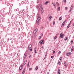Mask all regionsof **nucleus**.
Instances as JSON below:
<instances>
[{
    "mask_svg": "<svg viewBox=\"0 0 74 74\" xmlns=\"http://www.w3.org/2000/svg\"><path fill=\"white\" fill-rule=\"evenodd\" d=\"M63 36H64V34H63L62 33H61L60 34L59 37V38L61 37V38H62L63 37Z\"/></svg>",
    "mask_w": 74,
    "mask_h": 74,
    "instance_id": "nucleus-1",
    "label": "nucleus"
},
{
    "mask_svg": "<svg viewBox=\"0 0 74 74\" xmlns=\"http://www.w3.org/2000/svg\"><path fill=\"white\" fill-rule=\"evenodd\" d=\"M37 31H38V29H36L34 31V34H35L37 32Z\"/></svg>",
    "mask_w": 74,
    "mask_h": 74,
    "instance_id": "nucleus-2",
    "label": "nucleus"
},
{
    "mask_svg": "<svg viewBox=\"0 0 74 74\" xmlns=\"http://www.w3.org/2000/svg\"><path fill=\"white\" fill-rule=\"evenodd\" d=\"M38 18L36 20V22H38V21H40V19H41V17H40V16L39 17H37Z\"/></svg>",
    "mask_w": 74,
    "mask_h": 74,
    "instance_id": "nucleus-3",
    "label": "nucleus"
},
{
    "mask_svg": "<svg viewBox=\"0 0 74 74\" xmlns=\"http://www.w3.org/2000/svg\"><path fill=\"white\" fill-rule=\"evenodd\" d=\"M23 66H24L23 65H21L19 67V70H22L23 69Z\"/></svg>",
    "mask_w": 74,
    "mask_h": 74,
    "instance_id": "nucleus-4",
    "label": "nucleus"
},
{
    "mask_svg": "<svg viewBox=\"0 0 74 74\" xmlns=\"http://www.w3.org/2000/svg\"><path fill=\"white\" fill-rule=\"evenodd\" d=\"M26 53H25V54L24 55L23 58L24 59H26V56H27V55H26Z\"/></svg>",
    "mask_w": 74,
    "mask_h": 74,
    "instance_id": "nucleus-5",
    "label": "nucleus"
},
{
    "mask_svg": "<svg viewBox=\"0 0 74 74\" xmlns=\"http://www.w3.org/2000/svg\"><path fill=\"white\" fill-rule=\"evenodd\" d=\"M43 41H44L43 40H42L41 41L39 42V43H40V44H43L44 43Z\"/></svg>",
    "mask_w": 74,
    "mask_h": 74,
    "instance_id": "nucleus-6",
    "label": "nucleus"
},
{
    "mask_svg": "<svg viewBox=\"0 0 74 74\" xmlns=\"http://www.w3.org/2000/svg\"><path fill=\"white\" fill-rule=\"evenodd\" d=\"M36 8L37 9L38 11H40V7L39 6H36Z\"/></svg>",
    "mask_w": 74,
    "mask_h": 74,
    "instance_id": "nucleus-7",
    "label": "nucleus"
},
{
    "mask_svg": "<svg viewBox=\"0 0 74 74\" xmlns=\"http://www.w3.org/2000/svg\"><path fill=\"white\" fill-rule=\"evenodd\" d=\"M58 74H60V71L59 68H58Z\"/></svg>",
    "mask_w": 74,
    "mask_h": 74,
    "instance_id": "nucleus-8",
    "label": "nucleus"
},
{
    "mask_svg": "<svg viewBox=\"0 0 74 74\" xmlns=\"http://www.w3.org/2000/svg\"><path fill=\"white\" fill-rule=\"evenodd\" d=\"M41 11L42 13H43V12H44V10L43 9V8L42 7H41Z\"/></svg>",
    "mask_w": 74,
    "mask_h": 74,
    "instance_id": "nucleus-9",
    "label": "nucleus"
},
{
    "mask_svg": "<svg viewBox=\"0 0 74 74\" xmlns=\"http://www.w3.org/2000/svg\"><path fill=\"white\" fill-rule=\"evenodd\" d=\"M26 62H27V61L26 60H25L24 61V63L23 64V65H24V66L25 65V64H26Z\"/></svg>",
    "mask_w": 74,
    "mask_h": 74,
    "instance_id": "nucleus-10",
    "label": "nucleus"
},
{
    "mask_svg": "<svg viewBox=\"0 0 74 74\" xmlns=\"http://www.w3.org/2000/svg\"><path fill=\"white\" fill-rule=\"evenodd\" d=\"M49 18H50V20H51V19L52 18V16L50 14L49 15Z\"/></svg>",
    "mask_w": 74,
    "mask_h": 74,
    "instance_id": "nucleus-11",
    "label": "nucleus"
},
{
    "mask_svg": "<svg viewBox=\"0 0 74 74\" xmlns=\"http://www.w3.org/2000/svg\"><path fill=\"white\" fill-rule=\"evenodd\" d=\"M25 71H26V69L25 68L24 70L23 71L22 73V74H25Z\"/></svg>",
    "mask_w": 74,
    "mask_h": 74,
    "instance_id": "nucleus-12",
    "label": "nucleus"
},
{
    "mask_svg": "<svg viewBox=\"0 0 74 74\" xmlns=\"http://www.w3.org/2000/svg\"><path fill=\"white\" fill-rule=\"evenodd\" d=\"M48 3H49V1H47L46 2H45V4H47Z\"/></svg>",
    "mask_w": 74,
    "mask_h": 74,
    "instance_id": "nucleus-13",
    "label": "nucleus"
},
{
    "mask_svg": "<svg viewBox=\"0 0 74 74\" xmlns=\"http://www.w3.org/2000/svg\"><path fill=\"white\" fill-rule=\"evenodd\" d=\"M32 46V45H30L28 47V48H31Z\"/></svg>",
    "mask_w": 74,
    "mask_h": 74,
    "instance_id": "nucleus-14",
    "label": "nucleus"
},
{
    "mask_svg": "<svg viewBox=\"0 0 74 74\" xmlns=\"http://www.w3.org/2000/svg\"><path fill=\"white\" fill-rule=\"evenodd\" d=\"M72 10H73V8H70V10L69 11V12H71V11H72Z\"/></svg>",
    "mask_w": 74,
    "mask_h": 74,
    "instance_id": "nucleus-15",
    "label": "nucleus"
},
{
    "mask_svg": "<svg viewBox=\"0 0 74 74\" xmlns=\"http://www.w3.org/2000/svg\"><path fill=\"white\" fill-rule=\"evenodd\" d=\"M27 17L28 18H29V21H30V16H29V15H27Z\"/></svg>",
    "mask_w": 74,
    "mask_h": 74,
    "instance_id": "nucleus-16",
    "label": "nucleus"
},
{
    "mask_svg": "<svg viewBox=\"0 0 74 74\" xmlns=\"http://www.w3.org/2000/svg\"><path fill=\"white\" fill-rule=\"evenodd\" d=\"M70 24H69V25L67 26V28L69 29V27H70Z\"/></svg>",
    "mask_w": 74,
    "mask_h": 74,
    "instance_id": "nucleus-17",
    "label": "nucleus"
},
{
    "mask_svg": "<svg viewBox=\"0 0 74 74\" xmlns=\"http://www.w3.org/2000/svg\"><path fill=\"white\" fill-rule=\"evenodd\" d=\"M52 4H53L54 6L55 7H56V4H55V3L53 2Z\"/></svg>",
    "mask_w": 74,
    "mask_h": 74,
    "instance_id": "nucleus-18",
    "label": "nucleus"
},
{
    "mask_svg": "<svg viewBox=\"0 0 74 74\" xmlns=\"http://www.w3.org/2000/svg\"><path fill=\"white\" fill-rule=\"evenodd\" d=\"M69 53H66V56H69Z\"/></svg>",
    "mask_w": 74,
    "mask_h": 74,
    "instance_id": "nucleus-19",
    "label": "nucleus"
},
{
    "mask_svg": "<svg viewBox=\"0 0 74 74\" xmlns=\"http://www.w3.org/2000/svg\"><path fill=\"white\" fill-rule=\"evenodd\" d=\"M29 63H30V62H28L27 64V67H29Z\"/></svg>",
    "mask_w": 74,
    "mask_h": 74,
    "instance_id": "nucleus-20",
    "label": "nucleus"
},
{
    "mask_svg": "<svg viewBox=\"0 0 74 74\" xmlns=\"http://www.w3.org/2000/svg\"><path fill=\"white\" fill-rule=\"evenodd\" d=\"M59 60L60 61L62 60V57H60L59 58Z\"/></svg>",
    "mask_w": 74,
    "mask_h": 74,
    "instance_id": "nucleus-21",
    "label": "nucleus"
},
{
    "mask_svg": "<svg viewBox=\"0 0 74 74\" xmlns=\"http://www.w3.org/2000/svg\"><path fill=\"white\" fill-rule=\"evenodd\" d=\"M6 30V27H5L3 28V30L4 31H5Z\"/></svg>",
    "mask_w": 74,
    "mask_h": 74,
    "instance_id": "nucleus-22",
    "label": "nucleus"
},
{
    "mask_svg": "<svg viewBox=\"0 0 74 74\" xmlns=\"http://www.w3.org/2000/svg\"><path fill=\"white\" fill-rule=\"evenodd\" d=\"M40 15L39 14H38L37 15V18H38V17H40Z\"/></svg>",
    "mask_w": 74,
    "mask_h": 74,
    "instance_id": "nucleus-23",
    "label": "nucleus"
},
{
    "mask_svg": "<svg viewBox=\"0 0 74 74\" xmlns=\"http://www.w3.org/2000/svg\"><path fill=\"white\" fill-rule=\"evenodd\" d=\"M60 7H59L58 8V10L59 11H60Z\"/></svg>",
    "mask_w": 74,
    "mask_h": 74,
    "instance_id": "nucleus-24",
    "label": "nucleus"
},
{
    "mask_svg": "<svg viewBox=\"0 0 74 74\" xmlns=\"http://www.w3.org/2000/svg\"><path fill=\"white\" fill-rule=\"evenodd\" d=\"M64 23H63L62 24V25L61 26V27H62V26H64Z\"/></svg>",
    "mask_w": 74,
    "mask_h": 74,
    "instance_id": "nucleus-25",
    "label": "nucleus"
},
{
    "mask_svg": "<svg viewBox=\"0 0 74 74\" xmlns=\"http://www.w3.org/2000/svg\"><path fill=\"white\" fill-rule=\"evenodd\" d=\"M35 69L37 70H38V66H36V67Z\"/></svg>",
    "mask_w": 74,
    "mask_h": 74,
    "instance_id": "nucleus-26",
    "label": "nucleus"
},
{
    "mask_svg": "<svg viewBox=\"0 0 74 74\" xmlns=\"http://www.w3.org/2000/svg\"><path fill=\"white\" fill-rule=\"evenodd\" d=\"M64 64L65 66H66V63L65 62H64Z\"/></svg>",
    "mask_w": 74,
    "mask_h": 74,
    "instance_id": "nucleus-27",
    "label": "nucleus"
},
{
    "mask_svg": "<svg viewBox=\"0 0 74 74\" xmlns=\"http://www.w3.org/2000/svg\"><path fill=\"white\" fill-rule=\"evenodd\" d=\"M22 14L21 15H19V18H22Z\"/></svg>",
    "mask_w": 74,
    "mask_h": 74,
    "instance_id": "nucleus-28",
    "label": "nucleus"
},
{
    "mask_svg": "<svg viewBox=\"0 0 74 74\" xmlns=\"http://www.w3.org/2000/svg\"><path fill=\"white\" fill-rule=\"evenodd\" d=\"M56 38H57V36H56L54 37V40H55V39H56Z\"/></svg>",
    "mask_w": 74,
    "mask_h": 74,
    "instance_id": "nucleus-29",
    "label": "nucleus"
},
{
    "mask_svg": "<svg viewBox=\"0 0 74 74\" xmlns=\"http://www.w3.org/2000/svg\"><path fill=\"white\" fill-rule=\"evenodd\" d=\"M56 4L58 6H59V3H58V2H56Z\"/></svg>",
    "mask_w": 74,
    "mask_h": 74,
    "instance_id": "nucleus-30",
    "label": "nucleus"
},
{
    "mask_svg": "<svg viewBox=\"0 0 74 74\" xmlns=\"http://www.w3.org/2000/svg\"><path fill=\"white\" fill-rule=\"evenodd\" d=\"M32 49H33V48H31L30 50V51H32Z\"/></svg>",
    "mask_w": 74,
    "mask_h": 74,
    "instance_id": "nucleus-31",
    "label": "nucleus"
},
{
    "mask_svg": "<svg viewBox=\"0 0 74 74\" xmlns=\"http://www.w3.org/2000/svg\"><path fill=\"white\" fill-rule=\"evenodd\" d=\"M34 53H37V50H34Z\"/></svg>",
    "mask_w": 74,
    "mask_h": 74,
    "instance_id": "nucleus-32",
    "label": "nucleus"
},
{
    "mask_svg": "<svg viewBox=\"0 0 74 74\" xmlns=\"http://www.w3.org/2000/svg\"><path fill=\"white\" fill-rule=\"evenodd\" d=\"M55 21H53V25H55Z\"/></svg>",
    "mask_w": 74,
    "mask_h": 74,
    "instance_id": "nucleus-33",
    "label": "nucleus"
},
{
    "mask_svg": "<svg viewBox=\"0 0 74 74\" xmlns=\"http://www.w3.org/2000/svg\"><path fill=\"white\" fill-rule=\"evenodd\" d=\"M62 17H60L59 18V20H60V21H61V20H62Z\"/></svg>",
    "mask_w": 74,
    "mask_h": 74,
    "instance_id": "nucleus-34",
    "label": "nucleus"
},
{
    "mask_svg": "<svg viewBox=\"0 0 74 74\" xmlns=\"http://www.w3.org/2000/svg\"><path fill=\"white\" fill-rule=\"evenodd\" d=\"M71 52L73 51V49H71Z\"/></svg>",
    "mask_w": 74,
    "mask_h": 74,
    "instance_id": "nucleus-35",
    "label": "nucleus"
},
{
    "mask_svg": "<svg viewBox=\"0 0 74 74\" xmlns=\"http://www.w3.org/2000/svg\"><path fill=\"white\" fill-rule=\"evenodd\" d=\"M19 24L20 25H22V22H20L19 23Z\"/></svg>",
    "mask_w": 74,
    "mask_h": 74,
    "instance_id": "nucleus-36",
    "label": "nucleus"
},
{
    "mask_svg": "<svg viewBox=\"0 0 74 74\" xmlns=\"http://www.w3.org/2000/svg\"><path fill=\"white\" fill-rule=\"evenodd\" d=\"M66 22H67V20H65L63 22V23H65Z\"/></svg>",
    "mask_w": 74,
    "mask_h": 74,
    "instance_id": "nucleus-37",
    "label": "nucleus"
},
{
    "mask_svg": "<svg viewBox=\"0 0 74 74\" xmlns=\"http://www.w3.org/2000/svg\"><path fill=\"white\" fill-rule=\"evenodd\" d=\"M67 40V38H65L64 39V40H65V41H66V40Z\"/></svg>",
    "mask_w": 74,
    "mask_h": 74,
    "instance_id": "nucleus-38",
    "label": "nucleus"
},
{
    "mask_svg": "<svg viewBox=\"0 0 74 74\" xmlns=\"http://www.w3.org/2000/svg\"><path fill=\"white\" fill-rule=\"evenodd\" d=\"M73 40H72L71 41V44H73Z\"/></svg>",
    "mask_w": 74,
    "mask_h": 74,
    "instance_id": "nucleus-39",
    "label": "nucleus"
},
{
    "mask_svg": "<svg viewBox=\"0 0 74 74\" xmlns=\"http://www.w3.org/2000/svg\"><path fill=\"white\" fill-rule=\"evenodd\" d=\"M33 1H32L31 2V4H33Z\"/></svg>",
    "mask_w": 74,
    "mask_h": 74,
    "instance_id": "nucleus-40",
    "label": "nucleus"
},
{
    "mask_svg": "<svg viewBox=\"0 0 74 74\" xmlns=\"http://www.w3.org/2000/svg\"><path fill=\"white\" fill-rule=\"evenodd\" d=\"M58 64H60V62H58Z\"/></svg>",
    "mask_w": 74,
    "mask_h": 74,
    "instance_id": "nucleus-41",
    "label": "nucleus"
},
{
    "mask_svg": "<svg viewBox=\"0 0 74 74\" xmlns=\"http://www.w3.org/2000/svg\"><path fill=\"white\" fill-rule=\"evenodd\" d=\"M36 22L37 23V25H39V22Z\"/></svg>",
    "mask_w": 74,
    "mask_h": 74,
    "instance_id": "nucleus-42",
    "label": "nucleus"
},
{
    "mask_svg": "<svg viewBox=\"0 0 74 74\" xmlns=\"http://www.w3.org/2000/svg\"><path fill=\"white\" fill-rule=\"evenodd\" d=\"M21 4H23L24 3V2H23V1H22L21 2Z\"/></svg>",
    "mask_w": 74,
    "mask_h": 74,
    "instance_id": "nucleus-43",
    "label": "nucleus"
},
{
    "mask_svg": "<svg viewBox=\"0 0 74 74\" xmlns=\"http://www.w3.org/2000/svg\"><path fill=\"white\" fill-rule=\"evenodd\" d=\"M30 7L31 8H33V6H32V5H30Z\"/></svg>",
    "mask_w": 74,
    "mask_h": 74,
    "instance_id": "nucleus-44",
    "label": "nucleus"
},
{
    "mask_svg": "<svg viewBox=\"0 0 74 74\" xmlns=\"http://www.w3.org/2000/svg\"><path fill=\"white\" fill-rule=\"evenodd\" d=\"M55 51H53V54H54L55 53Z\"/></svg>",
    "mask_w": 74,
    "mask_h": 74,
    "instance_id": "nucleus-45",
    "label": "nucleus"
},
{
    "mask_svg": "<svg viewBox=\"0 0 74 74\" xmlns=\"http://www.w3.org/2000/svg\"><path fill=\"white\" fill-rule=\"evenodd\" d=\"M39 0H38L37 1V3H39Z\"/></svg>",
    "mask_w": 74,
    "mask_h": 74,
    "instance_id": "nucleus-46",
    "label": "nucleus"
},
{
    "mask_svg": "<svg viewBox=\"0 0 74 74\" xmlns=\"http://www.w3.org/2000/svg\"><path fill=\"white\" fill-rule=\"evenodd\" d=\"M64 0V2L65 3H66V0Z\"/></svg>",
    "mask_w": 74,
    "mask_h": 74,
    "instance_id": "nucleus-47",
    "label": "nucleus"
},
{
    "mask_svg": "<svg viewBox=\"0 0 74 74\" xmlns=\"http://www.w3.org/2000/svg\"><path fill=\"white\" fill-rule=\"evenodd\" d=\"M25 21L26 23H27V20H25Z\"/></svg>",
    "mask_w": 74,
    "mask_h": 74,
    "instance_id": "nucleus-48",
    "label": "nucleus"
},
{
    "mask_svg": "<svg viewBox=\"0 0 74 74\" xmlns=\"http://www.w3.org/2000/svg\"><path fill=\"white\" fill-rule=\"evenodd\" d=\"M32 68H30L29 69V70H32Z\"/></svg>",
    "mask_w": 74,
    "mask_h": 74,
    "instance_id": "nucleus-49",
    "label": "nucleus"
},
{
    "mask_svg": "<svg viewBox=\"0 0 74 74\" xmlns=\"http://www.w3.org/2000/svg\"><path fill=\"white\" fill-rule=\"evenodd\" d=\"M69 53V55H71V53L70 52Z\"/></svg>",
    "mask_w": 74,
    "mask_h": 74,
    "instance_id": "nucleus-50",
    "label": "nucleus"
},
{
    "mask_svg": "<svg viewBox=\"0 0 74 74\" xmlns=\"http://www.w3.org/2000/svg\"><path fill=\"white\" fill-rule=\"evenodd\" d=\"M33 17V16H31L30 17V19H31V18H32Z\"/></svg>",
    "mask_w": 74,
    "mask_h": 74,
    "instance_id": "nucleus-51",
    "label": "nucleus"
},
{
    "mask_svg": "<svg viewBox=\"0 0 74 74\" xmlns=\"http://www.w3.org/2000/svg\"><path fill=\"white\" fill-rule=\"evenodd\" d=\"M14 11H17V9H15L14 10Z\"/></svg>",
    "mask_w": 74,
    "mask_h": 74,
    "instance_id": "nucleus-52",
    "label": "nucleus"
},
{
    "mask_svg": "<svg viewBox=\"0 0 74 74\" xmlns=\"http://www.w3.org/2000/svg\"><path fill=\"white\" fill-rule=\"evenodd\" d=\"M32 57V55H30L29 56V58H31Z\"/></svg>",
    "mask_w": 74,
    "mask_h": 74,
    "instance_id": "nucleus-53",
    "label": "nucleus"
},
{
    "mask_svg": "<svg viewBox=\"0 0 74 74\" xmlns=\"http://www.w3.org/2000/svg\"><path fill=\"white\" fill-rule=\"evenodd\" d=\"M41 38V36H40L39 37V39H40V38Z\"/></svg>",
    "mask_w": 74,
    "mask_h": 74,
    "instance_id": "nucleus-54",
    "label": "nucleus"
},
{
    "mask_svg": "<svg viewBox=\"0 0 74 74\" xmlns=\"http://www.w3.org/2000/svg\"><path fill=\"white\" fill-rule=\"evenodd\" d=\"M21 29H22V30H23V27H21Z\"/></svg>",
    "mask_w": 74,
    "mask_h": 74,
    "instance_id": "nucleus-55",
    "label": "nucleus"
},
{
    "mask_svg": "<svg viewBox=\"0 0 74 74\" xmlns=\"http://www.w3.org/2000/svg\"><path fill=\"white\" fill-rule=\"evenodd\" d=\"M61 53V51H59L58 52V53Z\"/></svg>",
    "mask_w": 74,
    "mask_h": 74,
    "instance_id": "nucleus-56",
    "label": "nucleus"
},
{
    "mask_svg": "<svg viewBox=\"0 0 74 74\" xmlns=\"http://www.w3.org/2000/svg\"><path fill=\"white\" fill-rule=\"evenodd\" d=\"M65 10H67V7H65Z\"/></svg>",
    "mask_w": 74,
    "mask_h": 74,
    "instance_id": "nucleus-57",
    "label": "nucleus"
},
{
    "mask_svg": "<svg viewBox=\"0 0 74 74\" xmlns=\"http://www.w3.org/2000/svg\"><path fill=\"white\" fill-rule=\"evenodd\" d=\"M41 29H43V27L42 26L41 27Z\"/></svg>",
    "mask_w": 74,
    "mask_h": 74,
    "instance_id": "nucleus-58",
    "label": "nucleus"
},
{
    "mask_svg": "<svg viewBox=\"0 0 74 74\" xmlns=\"http://www.w3.org/2000/svg\"><path fill=\"white\" fill-rule=\"evenodd\" d=\"M16 27H18V26H19V25H16Z\"/></svg>",
    "mask_w": 74,
    "mask_h": 74,
    "instance_id": "nucleus-59",
    "label": "nucleus"
},
{
    "mask_svg": "<svg viewBox=\"0 0 74 74\" xmlns=\"http://www.w3.org/2000/svg\"><path fill=\"white\" fill-rule=\"evenodd\" d=\"M23 21H25V18H23Z\"/></svg>",
    "mask_w": 74,
    "mask_h": 74,
    "instance_id": "nucleus-60",
    "label": "nucleus"
},
{
    "mask_svg": "<svg viewBox=\"0 0 74 74\" xmlns=\"http://www.w3.org/2000/svg\"><path fill=\"white\" fill-rule=\"evenodd\" d=\"M21 4H22V3H19V5H21Z\"/></svg>",
    "mask_w": 74,
    "mask_h": 74,
    "instance_id": "nucleus-61",
    "label": "nucleus"
},
{
    "mask_svg": "<svg viewBox=\"0 0 74 74\" xmlns=\"http://www.w3.org/2000/svg\"><path fill=\"white\" fill-rule=\"evenodd\" d=\"M18 31H19L20 30V28H18Z\"/></svg>",
    "mask_w": 74,
    "mask_h": 74,
    "instance_id": "nucleus-62",
    "label": "nucleus"
},
{
    "mask_svg": "<svg viewBox=\"0 0 74 74\" xmlns=\"http://www.w3.org/2000/svg\"><path fill=\"white\" fill-rule=\"evenodd\" d=\"M19 16V14H17V16Z\"/></svg>",
    "mask_w": 74,
    "mask_h": 74,
    "instance_id": "nucleus-63",
    "label": "nucleus"
},
{
    "mask_svg": "<svg viewBox=\"0 0 74 74\" xmlns=\"http://www.w3.org/2000/svg\"><path fill=\"white\" fill-rule=\"evenodd\" d=\"M11 6H13V4H12L11 5Z\"/></svg>",
    "mask_w": 74,
    "mask_h": 74,
    "instance_id": "nucleus-64",
    "label": "nucleus"
}]
</instances>
